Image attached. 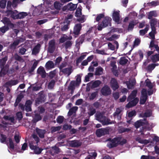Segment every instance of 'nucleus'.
Listing matches in <instances>:
<instances>
[{
  "label": "nucleus",
  "instance_id": "obj_1",
  "mask_svg": "<svg viewBox=\"0 0 159 159\" xmlns=\"http://www.w3.org/2000/svg\"><path fill=\"white\" fill-rule=\"evenodd\" d=\"M34 140H31L29 142V146L31 149L34 151L35 154H38L41 153L43 149L37 147L39 142V139L38 136L35 135H33Z\"/></svg>",
  "mask_w": 159,
  "mask_h": 159
},
{
  "label": "nucleus",
  "instance_id": "obj_2",
  "mask_svg": "<svg viewBox=\"0 0 159 159\" xmlns=\"http://www.w3.org/2000/svg\"><path fill=\"white\" fill-rule=\"evenodd\" d=\"M147 130L146 128L142 127V129H141L140 130V132L141 133L140 136H138L135 139L137 141L144 145H146L150 142L149 139H144L140 137H143L144 138L148 137L149 133L148 132H146Z\"/></svg>",
  "mask_w": 159,
  "mask_h": 159
},
{
  "label": "nucleus",
  "instance_id": "obj_3",
  "mask_svg": "<svg viewBox=\"0 0 159 159\" xmlns=\"http://www.w3.org/2000/svg\"><path fill=\"white\" fill-rule=\"evenodd\" d=\"M137 93V90L133 91L131 94L128 97L127 100L129 101L126 105V107L130 108L136 105L138 102L139 100L137 98H135Z\"/></svg>",
  "mask_w": 159,
  "mask_h": 159
},
{
  "label": "nucleus",
  "instance_id": "obj_4",
  "mask_svg": "<svg viewBox=\"0 0 159 159\" xmlns=\"http://www.w3.org/2000/svg\"><path fill=\"white\" fill-rule=\"evenodd\" d=\"M108 140V142L107 146L110 148L116 147L118 144H122L126 142V139H122L120 137L115 138L112 139H109Z\"/></svg>",
  "mask_w": 159,
  "mask_h": 159
},
{
  "label": "nucleus",
  "instance_id": "obj_5",
  "mask_svg": "<svg viewBox=\"0 0 159 159\" xmlns=\"http://www.w3.org/2000/svg\"><path fill=\"white\" fill-rule=\"evenodd\" d=\"M146 125V127L149 129L152 128L155 126L154 124L152 123H148L145 119L140 120L137 121L135 123V126L136 128H139L141 126Z\"/></svg>",
  "mask_w": 159,
  "mask_h": 159
},
{
  "label": "nucleus",
  "instance_id": "obj_6",
  "mask_svg": "<svg viewBox=\"0 0 159 159\" xmlns=\"http://www.w3.org/2000/svg\"><path fill=\"white\" fill-rule=\"evenodd\" d=\"M111 20V18L108 16H106L105 17L102 23L98 25V30H102V28L105 27L108 25H110V22Z\"/></svg>",
  "mask_w": 159,
  "mask_h": 159
},
{
  "label": "nucleus",
  "instance_id": "obj_7",
  "mask_svg": "<svg viewBox=\"0 0 159 159\" xmlns=\"http://www.w3.org/2000/svg\"><path fill=\"white\" fill-rule=\"evenodd\" d=\"M31 104L32 102L30 100H28L26 102L25 107L23 105L21 104H19V106L22 110L23 111L25 109L26 111L28 112L31 111Z\"/></svg>",
  "mask_w": 159,
  "mask_h": 159
},
{
  "label": "nucleus",
  "instance_id": "obj_8",
  "mask_svg": "<svg viewBox=\"0 0 159 159\" xmlns=\"http://www.w3.org/2000/svg\"><path fill=\"white\" fill-rule=\"evenodd\" d=\"M145 83L146 86L150 89V90L148 92V94L149 95H151L155 91L154 89H152L154 85L148 79L146 80Z\"/></svg>",
  "mask_w": 159,
  "mask_h": 159
},
{
  "label": "nucleus",
  "instance_id": "obj_9",
  "mask_svg": "<svg viewBox=\"0 0 159 159\" xmlns=\"http://www.w3.org/2000/svg\"><path fill=\"white\" fill-rule=\"evenodd\" d=\"M147 91L145 89H142L141 91V96L140 98V103L141 104H144L147 99Z\"/></svg>",
  "mask_w": 159,
  "mask_h": 159
},
{
  "label": "nucleus",
  "instance_id": "obj_10",
  "mask_svg": "<svg viewBox=\"0 0 159 159\" xmlns=\"http://www.w3.org/2000/svg\"><path fill=\"white\" fill-rule=\"evenodd\" d=\"M101 93L102 95L107 96L110 95L111 93V90L109 86L105 85L103 87L101 90Z\"/></svg>",
  "mask_w": 159,
  "mask_h": 159
},
{
  "label": "nucleus",
  "instance_id": "obj_11",
  "mask_svg": "<svg viewBox=\"0 0 159 159\" xmlns=\"http://www.w3.org/2000/svg\"><path fill=\"white\" fill-rule=\"evenodd\" d=\"M7 10L6 12L7 15L10 16L14 19H17V18H15V17H17L18 11L16 10L11 11L7 9Z\"/></svg>",
  "mask_w": 159,
  "mask_h": 159
},
{
  "label": "nucleus",
  "instance_id": "obj_12",
  "mask_svg": "<svg viewBox=\"0 0 159 159\" xmlns=\"http://www.w3.org/2000/svg\"><path fill=\"white\" fill-rule=\"evenodd\" d=\"M119 12L120 11L118 10H114L112 14V18L113 20L117 24L120 23Z\"/></svg>",
  "mask_w": 159,
  "mask_h": 159
},
{
  "label": "nucleus",
  "instance_id": "obj_13",
  "mask_svg": "<svg viewBox=\"0 0 159 159\" xmlns=\"http://www.w3.org/2000/svg\"><path fill=\"white\" fill-rule=\"evenodd\" d=\"M110 85L114 90H115L119 88V85L117 80L114 78H111L110 82Z\"/></svg>",
  "mask_w": 159,
  "mask_h": 159
},
{
  "label": "nucleus",
  "instance_id": "obj_14",
  "mask_svg": "<svg viewBox=\"0 0 159 159\" xmlns=\"http://www.w3.org/2000/svg\"><path fill=\"white\" fill-rule=\"evenodd\" d=\"M64 66V64H62L60 66L59 68L63 73L67 74L68 75H69L72 72L71 68L70 67L63 69V68Z\"/></svg>",
  "mask_w": 159,
  "mask_h": 159
},
{
  "label": "nucleus",
  "instance_id": "obj_15",
  "mask_svg": "<svg viewBox=\"0 0 159 159\" xmlns=\"http://www.w3.org/2000/svg\"><path fill=\"white\" fill-rule=\"evenodd\" d=\"M108 133L107 130L105 129H98L96 131V134L98 137L104 135Z\"/></svg>",
  "mask_w": 159,
  "mask_h": 159
},
{
  "label": "nucleus",
  "instance_id": "obj_16",
  "mask_svg": "<svg viewBox=\"0 0 159 159\" xmlns=\"http://www.w3.org/2000/svg\"><path fill=\"white\" fill-rule=\"evenodd\" d=\"M55 41L52 40L50 41L49 43V46L48 48V51L50 53H52L55 50Z\"/></svg>",
  "mask_w": 159,
  "mask_h": 159
},
{
  "label": "nucleus",
  "instance_id": "obj_17",
  "mask_svg": "<svg viewBox=\"0 0 159 159\" xmlns=\"http://www.w3.org/2000/svg\"><path fill=\"white\" fill-rule=\"evenodd\" d=\"M82 27V25L80 24H76L74 28V34L75 35H79L80 34V31Z\"/></svg>",
  "mask_w": 159,
  "mask_h": 159
},
{
  "label": "nucleus",
  "instance_id": "obj_18",
  "mask_svg": "<svg viewBox=\"0 0 159 159\" xmlns=\"http://www.w3.org/2000/svg\"><path fill=\"white\" fill-rule=\"evenodd\" d=\"M1 21L4 23V24L7 25V27H9L11 28H12L14 26V25L11 22L10 20L7 17H4Z\"/></svg>",
  "mask_w": 159,
  "mask_h": 159
},
{
  "label": "nucleus",
  "instance_id": "obj_19",
  "mask_svg": "<svg viewBox=\"0 0 159 159\" xmlns=\"http://www.w3.org/2000/svg\"><path fill=\"white\" fill-rule=\"evenodd\" d=\"M19 0H13L12 3L10 1H8L7 2V9H10L11 8V5L13 7H16L18 3L19 2Z\"/></svg>",
  "mask_w": 159,
  "mask_h": 159
},
{
  "label": "nucleus",
  "instance_id": "obj_20",
  "mask_svg": "<svg viewBox=\"0 0 159 159\" xmlns=\"http://www.w3.org/2000/svg\"><path fill=\"white\" fill-rule=\"evenodd\" d=\"M101 83V81L99 80H97L95 81H93L87 84V86L89 85L92 88H95L99 86Z\"/></svg>",
  "mask_w": 159,
  "mask_h": 159
},
{
  "label": "nucleus",
  "instance_id": "obj_21",
  "mask_svg": "<svg viewBox=\"0 0 159 159\" xmlns=\"http://www.w3.org/2000/svg\"><path fill=\"white\" fill-rule=\"evenodd\" d=\"M19 82L17 80H11L6 82L4 84V86L6 87H11L17 84Z\"/></svg>",
  "mask_w": 159,
  "mask_h": 159
},
{
  "label": "nucleus",
  "instance_id": "obj_22",
  "mask_svg": "<svg viewBox=\"0 0 159 159\" xmlns=\"http://www.w3.org/2000/svg\"><path fill=\"white\" fill-rule=\"evenodd\" d=\"M98 121L101 122L103 125H107L112 124L111 122H110V120L104 116L103 119L98 118Z\"/></svg>",
  "mask_w": 159,
  "mask_h": 159
},
{
  "label": "nucleus",
  "instance_id": "obj_23",
  "mask_svg": "<svg viewBox=\"0 0 159 159\" xmlns=\"http://www.w3.org/2000/svg\"><path fill=\"white\" fill-rule=\"evenodd\" d=\"M151 28H155V26H159V20L156 19H153L150 21Z\"/></svg>",
  "mask_w": 159,
  "mask_h": 159
},
{
  "label": "nucleus",
  "instance_id": "obj_24",
  "mask_svg": "<svg viewBox=\"0 0 159 159\" xmlns=\"http://www.w3.org/2000/svg\"><path fill=\"white\" fill-rule=\"evenodd\" d=\"M41 45L39 44H37L32 49V54L34 55H36L38 54L40 50Z\"/></svg>",
  "mask_w": 159,
  "mask_h": 159
},
{
  "label": "nucleus",
  "instance_id": "obj_25",
  "mask_svg": "<svg viewBox=\"0 0 159 159\" xmlns=\"http://www.w3.org/2000/svg\"><path fill=\"white\" fill-rule=\"evenodd\" d=\"M152 115V111L150 110H147L146 111L143 112L140 114L141 117H149Z\"/></svg>",
  "mask_w": 159,
  "mask_h": 159
},
{
  "label": "nucleus",
  "instance_id": "obj_26",
  "mask_svg": "<svg viewBox=\"0 0 159 159\" xmlns=\"http://www.w3.org/2000/svg\"><path fill=\"white\" fill-rule=\"evenodd\" d=\"M125 83L126 84L128 89H131L135 84V80L134 79L132 80H130L129 81L125 82Z\"/></svg>",
  "mask_w": 159,
  "mask_h": 159
},
{
  "label": "nucleus",
  "instance_id": "obj_27",
  "mask_svg": "<svg viewBox=\"0 0 159 159\" xmlns=\"http://www.w3.org/2000/svg\"><path fill=\"white\" fill-rule=\"evenodd\" d=\"M121 111V110L120 108L116 109V112L114 114V116L115 119L116 118L118 120L121 119V115L120 114Z\"/></svg>",
  "mask_w": 159,
  "mask_h": 159
},
{
  "label": "nucleus",
  "instance_id": "obj_28",
  "mask_svg": "<svg viewBox=\"0 0 159 159\" xmlns=\"http://www.w3.org/2000/svg\"><path fill=\"white\" fill-rule=\"evenodd\" d=\"M69 144L72 147H78L80 146L81 143L77 140H74L69 141Z\"/></svg>",
  "mask_w": 159,
  "mask_h": 159
},
{
  "label": "nucleus",
  "instance_id": "obj_29",
  "mask_svg": "<svg viewBox=\"0 0 159 159\" xmlns=\"http://www.w3.org/2000/svg\"><path fill=\"white\" fill-rule=\"evenodd\" d=\"M25 40L24 39L20 38L14 41L13 43L11 45V47L12 48H14L19 43L23 42Z\"/></svg>",
  "mask_w": 159,
  "mask_h": 159
},
{
  "label": "nucleus",
  "instance_id": "obj_30",
  "mask_svg": "<svg viewBox=\"0 0 159 159\" xmlns=\"http://www.w3.org/2000/svg\"><path fill=\"white\" fill-rule=\"evenodd\" d=\"M37 72L41 75L43 78H44L46 76V72L43 67L40 66L38 69Z\"/></svg>",
  "mask_w": 159,
  "mask_h": 159
},
{
  "label": "nucleus",
  "instance_id": "obj_31",
  "mask_svg": "<svg viewBox=\"0 0 159 159\" xmlns=\"http://www.w3.org/2000/svg\"><path fill=\"white\" fill-rule=\"evenodd\" d=\"M36 132L39 137L41 138H43L44 137V135L45 133V130H42L38 128H36Z\"/></svg>",
  "mask_w": 159,
  "mask_h": 159
},
{
  "label": "nucleus",
  "instance_id": "obj_32",
  "mask_svg": "<svg viewBox=\"0 0 159 159\" xmlns=\"http://www.w3.org/2000/svg\"><path fill=\"white\" fill-rule=\"evenodd\" d=\"M77 7L76 4H73L72 3H70L68 4L66 6L67 9L70 11L74 10Z\"/></svg>",
  "mask_w": 159,
  "mask_h": 159
},
{
  "label": "nucleus",
  "instance_id": "obj_33",
  "mask_svg": "<svg viewBox=\"0 0 159 159\" xmlns=\"http://www.w3.org/2000/svg\"><path fill=\"white\" fill-rule=\"evenodd\" d=\"M149 25H146V27L144 29L140 30V35L141 36L144 35L149 30Z\"/></svg>",
  "mask_w": 159,
  "mask_h": 159
},
{
  "label": "nucleus",
  "instance_id": "obj_34",
  "mask_svg": "<svg viewBox=\"0 0 159 159\" xmlns=\"http://www.w3.org/2000/svg\"><path fill=\"white\" fill-rule=\"evenodd\" d=\"M70 23V20H65L64 25L62 26L61 30L62 31H66L68 29V25Z\"/></svg>",
  "mask_w": 159,
  "mask_h": 159
},
{
  "label": "nucleus",
  "instance_id": "obj_35",
  "mask_svg": "<svg viewBox=\"0 0 159 159\" xmlns=\"http://www.w3.org/2000/svg\"><path fill=\"white\" fill-rule=\"evenodd\" d=\"M54 63L51 61L47 62L45 65V67L47 69H50L54 67Z\"/></svg>",
  "mask_w": 159,
  "mask_h": 159
},
{
  "label": "nucleus",
  "instance_id": "obj_36",
  "mask_svg": "<svg viewBox=\"0 0 159 159\" xmlns=\"http://www.w3.org/2000/svg\"><path fill=\"white\" fill-rule=\"evenodd\" d=\"M158 16V14L156 11H153L148 13V18L151 19L152 16L156 17Z\"/></svg>",
  "mask_w": 159,
  "mask_h": 159
},
{
  "label": "nucleus",
  "instance_id": "obj_37",
  "mask_svg": "<svg viewBox=\"0 0 159 159\" xmlns=\"http://www.w3.org/2000/svg\"><path fill=\"white\" fill-rule=\"evenodd\" d=\"M28 14L27 13L25 12H22L18 13L17 17H15V18H17V19H21L24 18L27 16Z\"/></svg>",
  "mask_w": 159,
  "mask_h": 159
},
{
  "label": "nucleus",
  "instance_id": "obj_38",
  "mask_svg": "<svg viewBox=\"0 0 159 159\" xmlns=\"http://www.w3.org/2000/svg\"><path fill=\"white\" fill-rule=\"evenodd\" d=\"M43 5L42 4H41L40 6H39L37 8H36L34 10V14H35V12L37 11H38V10H39V11H38V12L36 14V15H40L41 13H42L43 12L42 11V10L43 9V8L42 7V6ZM44 11H43V12Z\"/></svg>",
  "mask_w": 159,
  "mask_h": 159
},
{
  "label": "nucleus",
  "instance_id": "obj_39",
  "mask_svg": "<svg viewBox=\"0 0 159 159\" xmlns=\"http://www.w3.org/2000/svg\"><path fill=\"white\" fill-rule=\"evenodd\" d=\"M152 31L149 33V35L150 38L153 39H155V35L156 34V30L155 28H151Z\"/></svg>",
  "mask_w": 159,
  "mask_h": 159
},
{
  "label": "nucleus",
  "instance_id": "obj_40",
  "mask_svg": "<svg viewBox=\"0 0 159 159\" xmlns=\"http://www.w3.org/2000/svg\"><path fill=\"white\" fill-rule=\"evenodd\" d=\"M78 109V107H72L70 110L68 114V115L70 116L74 113H75Z\"/></svg>",
  "mask_w": 159,
  "mask_h": 159
},
{
  "label": "nucleus",
  "instance_id": "obj_41",
  "mask_svg": "<svg viewBox=\"0 0 159 159\" xmlns=\"http://www.w3.org/2000/svg\"><path fill=\"white\" fill-rule=\"evenodd\" d=\"M136 23H137L134 21H132L130 22L128 27V31L132 30L133 29L134 26L136 25Z\"/></svg>",
  "mask_w": 159,
  "mask_h": 159
},
{
  "label": "nucleus",
  "instance_id": "obj_42",
  "mask_svg": "<svg viewBox=\"0 0 159 159\" xmlns=\"http://www.w3.org/2000/svg\"><path fill=\"white\" fill-rule=\"evenodd\" d=\"M75 86H78V85L76 84L75 81H71L70 82V84L69 86L68 89L70 90H71L72 91H73L74 90L75 88Z\"/></svg>",
  "mask_w": 159,
  "mask_h": 159
},
{
  "label": "nucleus",
  "instance_id": "obj_43",
  "mask_svg": "<svg viewBox=\"0 0 159 159\" xmlns=\"http://www.w3.org/2000/svg\"><path fill=\"white\" fill-rule=\"evenodd\" d=\"M72 38L71 37H68L67 35H64L60 39L59 42L60 43H63L64 42L66 39H71Z\"/></svg>",
  "mask_w": 159,
  "mask_h": 159
},
{
  "label": "nucleus",
  "instance_id": "obj_44",
  "mask_svg": "<svg viewBox=\"0 0 159 159\" xmlns=\"http://www.w3.org/2000/svg\"><path fill=\"white\" fill-rule=\"evenodd\" d=\"M98 94V92L97 91L93 92L90 94H89V96L90 100H92L94 99L97 96Z\"/></svg>",
  "mask_w": 159,
  "mask_h": 159
},
{
  "label": "nucleus",
  "instance_id": "obj_45",
  "mask_svg": "<svg viewBox=\"0 0 159 159\" xmlns=\"http://www.w3.org/2000/svg\"><path fill=\"white\" fill-rule=\"evenodd\" d=\"M78 17L77 20L81 23L84 22L85 21L86 18V16L84 15H81Z\"/></svg>",
  "mask_w": 159,
  "mask_h": 159
},
{
  "label": "nucleus",
  "instance_id": "obj_46",
  "mask_svg": "<svg viewBox=\"0 0 159 159\" xmlns=\"http://www.w3.org/2000/svg\"><path fill=\"white\" fill-rule=\"evenodd\" d=\"M128 61V60L125 57H121L119 61V63L122 65H124L126 64Z\"/></svg>",
  "mask_w": 159,
  "mask_h": 159
},
{
  "label": "nucleus",
  "instance_id": "obj_47",
  "mask_svg": "<svg viewBox=\"0 0 159 159\" xmlns=\"http://www.w3.org/2000/svg\"><path fill=\"white\" fill-rule=\"evenodd\" d=\"M103 69L101 67H98L96 69L95 75H99L102 74L103 73Z\"/></svg>",
  "mask_w": 159,
  "mask_h": 159
},
{
  "label": "nucleus",
  "instance_id": "obj_48",
  "mask_svg": "<svg viewBox=\"0 0 159 159\" xmlns=\"http://www.w3.org/2000/svg\"><path fill=\"white\" fill-rule=\"evenodd\" d=\"M8 29L9 27L6 26H4L0 28V33H1V35L8 30Z\"/></svg>",
  "mask_w": 159,
  "mask_h": 159
},
{
  "label": "nucleus",
  "instance_id": "obj_49",
  "mask_svg": "<svg viewBox=\"0 0 159 159\" xmlns=\"http://www.w3.org/2000/svg\"><path fill=\"white\" fill-rule=\"evenodd\" d=\"M119 36V35H117L114 34L112 35L110 37L107 38L106 39L108 40L111 41L118 39Z\"/></svg>",
  "mask_w": 159,
  "mask_h": 159
},
{
  "label": "nucleus",
  "instance_id": "obj_50",
  "mask_svg": "<svg viewBox=\"0 0 159 159\" xmlns=\"http://www.w3.org/2000/svg\"><path fill=\"white\" fill-rule=\"evenodd\" d=\"M147 4L148 6L155 7L159 5V2L158 1H152Z\"/></svg>",
  "mask_w": 159,
  "mask_h": 159
},
{
  "label": "nucleus",
  "instance_id": "obj_51",
  "mask_svg": "<svg viewBox=\"0 0 159 159\" xmlns=\"http://www.w3.org/2000/svg\"><path fill=\"white\" fill-rule=\"evenodd\" d=\"M9 150L8 151L10 152V150L12 151L14 149V145L13 143L12 140L10 139H9Z\"/></svg>",
  "mask_w": 159,
  "mask_h": 159
},
{
  "label": "nucleus",
  "instance_id": "obj_52",
  "mask_svg": "<svg viewBox=\"0 0 159 159\" xmlns=\"http://www.w3.org/2000/svg\"><path fill=\"white\" fill-rule=\"evenodd\" d=\"M151 59L153 62H156L159 60V56L158 54H155L152 56Z\"/></svg>",
  "mask_w": 159,
  "mask_h": 159
},
{
  "label": "nucleus",
  "instance_id": "obj_53",
  "mask_svg": "<svg viewBox=\"0 0 159 159\" xmlns=\"http://www.w3.org/2000/svg\"><path fill=\"white\" fill-rule=\"evenodd\" d=\"M81 15V9L80 8H78L75 13V16L77 17H78Z\"/></svg>",
  "mask_w": 159,
  "mask_h": 159
},
{
  "label": "nucleus",
  "instance_id": "obj_54",
  "mask_svg": "<svg viewBox=\"0 0 159 159\" xmlns=\"http://www.w3.org/2000/svg\"><path fill=\"white\" fill-rule=\"evenodd\" d=\"M95 116L96 120H98V118L103 119L104 117L103 114L100 113H96Z\"/></svg>",
  "mask_w": 159,
  "mask_h": 159
},
{
  "label": "nucleus",
  "instance_id": "obj_55",
  "mask_svg": "<svg viewBox=\"0 0 159 159\" xmlns=\"http://www.w3.org/2000/svg\"><path fill=\"white\" fill-rule=\"evenodd\" d=\"M4 118L5 120L10 121L11 122H13L14 121V118L13 116H4Z\"/></svg>",
  "mask_w": 159,
  "mask_h": 159
},
{
  "label": "nucleus",
  "instance_id": "obj_56",
  "mask_svg": "<svg viewBox=\"0 0 159 159\" xmlns=\"http://www.w3.org/2000/svg\"><path fill=\"white\" fill-rule=\"evenodd\" d=\"M61 128L60 126H57V127H52L51 128V131L52 132H54L58 131Z\"/></svg>",
  "mask_w": 159,
  "mask_h": 159
},
{
  "label": "nucleus",
  "instance_id": "obj_57",
  "mask_svg": "<svg viewBox=\"0 0 159 159\" xmlns=\"http://www.w3.org/2000/svg\"><path fill=\"white\" fill-rule=\"evenodd\" d=\"M61 6V4L58 2H55L54 3V6L56 9H60Z\"/></svg>",
  "mask_w": 159,
  "mask_h": 159
},
{
  "label": "nucleus",
  "instance_id": "obj_58",
  "mask_svg": "<svg viewBox=\"0 0 159 159\" xmlns=\"http://www.w3.org/2000/svg\"><path fill=\"white\" fill-rule=\"evenodd\" d=\"M151 136L152 138L153 141H155L156 142H159V137L157 136L154 134L151 135Z\"/></svg>",
  "mask_w": 159,
  "mask_h": 159
},
{
  "label": "nucleus",
  "instance_id": "obj_59",
  "mask_svg": "<svg viewBox=\"0 0 159 159\" xmlns=\"http://www.w3.org/2000/svg\"><path fill=\"white\" fill-rule=\"evenodd\" d=\"M55 83V81L54 80H52L51 81L49 82L48 84V89H52L54 86V85Z\"/></svg>",
  "mask_w": 159,
  "mask_h": 159
},
{
  "label": "nucleus",
  "instance_id": "obj_60",
  "mask_svg": "<svg viewBox=\"0 0 159 159\" xmlns=\"http://www.w3.org/2000/svg\"><path fill=\"white\" fill-rule=\"evenodd\" d=\"M42 117L41 116L37 114H35L34 120V122H37L41 119Z\"/></svg>",
  "mask_w": 159,
  "mask_h": 159
},
{
  "label": "nucleus",
  "instance_id": "obj_61",
  "mask_svg": "<svg viewBox=\"0 0 159 159\" xmlns=\"http://www.w3.org/2000/svg\"><path fill=\"white\" fill-rule=\"evenodd\" d=\"M6 0H2L0 2V7L1 8H4L6 6Z\"/></svg>",
  "mask_w": 159,
  "mask_h": 159
},
{
  "label": "nucleus",
  "instance_id": "obj_62",
  "mask_svg": "<svg viewBox=\"0 0 159 159\" xmlns=\"http://www.w3.org/2000/svg\"><path fill=\"white\" fill-rule=\"evenodd\" d=\"M148 106L150 107H155V109L159 111V107L157 105H156L153 102H150Z\"/></svg>",
  "mask_w": 159,
  "mask_h": 159
},
{
  "label": "nucleus",
  "instance_id": "obj_63",
  "mask_svg": "<svg viewBox=\"0 0 159 159\" xmlns=\"http://www.w3.org/2000/svg\"><path fill=\"white\" fill-rule=\"evenodd\" d=\"M136 112L135 111L133 110L130 111L127 113L128 117L130 118L136 115Z\"/></svg>",
  "mask_w": 159,
  "mask_h": 159
},
{
  "label": "nucleus",
  "instance_id": "obj_64",
  "mask_svg": "<svg viewBox=\"0 0 159 159\" xmlns=\"http://www.w3.org/2000/svg\"><path fill=\"white\" fill-rule=\"evenodd\" d=\"M27 144L26 143H24L22 146L21 150L20 151V152L21 153H23L24 151L27 149Z\"/></svg>",
  "mask_w": 159,
  "mask_h": 159
}]
</instances>
